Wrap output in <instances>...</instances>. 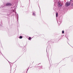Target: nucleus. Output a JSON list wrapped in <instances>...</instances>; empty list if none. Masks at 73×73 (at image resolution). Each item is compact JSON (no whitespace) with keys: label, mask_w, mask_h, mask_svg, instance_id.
<instances>
[{"label":"nucleus","mask_w":73,"mask_h":73,"mask_svg":"<svg viewBox=\"0 0 73 73\" xmlns=\"http://www.w3.org/2000/svg\"><path fill=\"white\" fill-rule=\"evenodd\" d=\"M22 38H23V36H19V38L21 39Z\"/></svg>","instance_id":"obj_10"},{"label":"nucleus","mask_w":73,"mask_h":73,"mask_svg":"<svg viewBox=\"0 0 73 73\" xmlns=\"http://www.w3.org/2000/svg\"><path fill=\"white\" fill-rule=\"evenodd\" d=\"M46 52H47V50H46Z\"/></svg>","instance_id":"obj_18"},{"label":"nucleus","mask_w":73,"mask_h":73,"mask_svg":"<svg viewBox=\"0 0 73 73\" xmlns=\"http://www.w3.org/2000/svg\"><path fill=\"white\" fill-rule=\"evenodd\" d=\"M28 39L29 40H32V38H31V37H29L28 38Z\"/></svg>","instance_id":"obj_7"},{"label":"nucleus","mask_w":73,"mask_h":73,"mask_svg":"<svg viewBox=\"0 0 73 73\" xmlns=\"http://www.w3.org/2000/svg\"><path fill=\"white\" fill-rule=\"evenodd\" d=\"M29 1H30V0H29Z\"/></svg>","instance_id":"obj_21"},{"label":"nucleus","mask_w":73,"mask_h":73,"mask_svg":"<svg viewBox=\"0 0 73 73\" xmlns=\"http://www.w3.org/2000/svg\"><path fill=\"white\" fill-rule=\"evenodd\" d=\"M10 67H11V69H12V67L10 65Z\"/></svg>","instance_id":"obj_13"},{"label":"nucleus","mask_w":73,"mask_h":73,"mask_svg":"<svg viewBox=\"0 0 73 73\" xmlns=\"http://www.w3.org/2000/svg\"><path fill=\"white\" fill-rule=\"evenodd\" d=\"M42 68V66H41L40 67V68L39 69H41V68Z\"/></svg>","instance_id":"obj_11"},{"label":"nucleus","mask_w":73,"mask_h":73,"mask_svg":"<svg viewBox=\"0 0 73 73\" xmlns=\"http://www.w3.org/2000/svg\"><path fill=\"white\" fill-rule=\"evenodd\" d=\"M70 1H72V0H70Z\"/></svg>","instance_id":"obj_16"},{"label":"nucleus","mask_w":73,"mask_h":73,"mask_svg":"<svg viewBox=\"0 0 73 73\" xmlns=\"http://www.w3.org/2000/svg\"><path fill=\"white\" fill-rule=\"evenodd\" d=\"M28 70L27 71V72Z\"/></svg>","instance_id":"obj_20"},{"label":"nucleus","mask_w":73,"mask_h":73,"mask_svg":"<svg viewBox=\"0 0 73 73\" xmlns=\"http://www.w3.org/2000/svg\"><path fill=\"white\" fill-rule=\"evenodd\" d=\"M16 18L18 20H18H19V15H18V14H17V15H16Z\"/></svg>","instance_id":"obj_6"},{"label":"nucleus","mask_w":73,"mask_h":73,"mask_svg":"<svg viewBox=\"0 0 73 73\" xmlns=\"http://www.w3.org/2000/svg\"><path fill=\"white\" fill-rule=\"evenodd\" d=\"M8 61V62H9V61Z\"/></svg>","instance_id":"obj_17"},{"label":"nucleus","mask_w":73,"mask_h":73,"mask_svg":"<svg viewBox=\"0 0 73 73\" xmlns=\"http://www.w3.org/2000/svg\"><path fill=\"white\" fill-rule=\"evenodd\" d=\"M62 19L60 18L59 19H58L57 23L58 25H60L62 23Z\"/></svg>","instance_id":"obj_2"},{"label":"nucleus","mask_w":73,"mask_h":73,"mask_svg":"<svg viewBox=\"0 0 73 73\" xmlns=\"http://www.w3.org/2000/svg\"><path fill=\"white\" fill-rule=\"evenodd\" d=\"M71 61H72V62H73V59H72V60H71Z\"/></svg>","instance_id":"obj_14"},{"label":"nucleus","mask_w":73,"mask_h":73,"mask_svg":"<svg viewBox=\"0 0 73 73\" xmlns=\"http://www.w3.org/2000/svg\"><path fill=\"white\" fill-rule=\"evenodd\" d=\"M62 33L63 34H64V31H62Z\"/></svg>","instance_id":"obj_12"},{"label":"nucleus","mask_w":73,"mask_h":73,"mask_svg":"<svg viewBox=\"0 0 73 73\" xmlns=\"http://www.w3.org/2000/svg\"><path fill=\"white\" fill-rule=\"evenodd\" d=\"M28 70V69L27 70Z\"/></svg>","instance_id":"obj_19"},{"label":"nucleus","mask_w":73,"mask_h":73,"mask_svg":"<svg viewBox=\"0 0 73 73\" xmlns=\"http://www.w3.org/2000/svg\"><path fill=\"white\" fill-rule=\"evenodd\" d=\"M36 13L35 12H32V15L33 16H36Z\"/></svg>","instance_id":"obj_5"},{"label":"nucleus","mask_w":73,"mask_h":73,"mask_svg":"<svg viewBox=\"0 0 73 73\" xmlns=\"http://www.w3.org/2000/svg\"><path fill=\"white\" fill-rule=\"evenodd\" d=\"M70 3L68 2H66V7H68L70 5Z\"/></svg>","instance_id":"obj_3"},{"label":"nucleus","mask_w":73,"mask_h":73,"mask_svg":"<svg viewBox=\"0 0 73 73\" xmlns=\"http://www.w3.org/2000/svg\"><path fill=\"white\" fill-rule=\"evenodd\" d=\"M1 54L4 57V56H3V54H2V53H1Z\"/></svg>","instance_id":"obj_15"},{"label":"nucleus","mask_w":73,"mask_h":73,"mask_svg":"<svg viewBox=\"0 0 73 73\" xmlns=\"http://www.w3.org/2000/svg\"><path fill=\"white\" fill-rule=\"evenodd\" d=\"M12 4L8 3H7L5 5L1 6V7H2L3 8H6V7H11V6H12Z\"/></svg>","instance_id":"obj_1"},{"label":"nucleus","mask_w":73,"mask_h":73,"mask_svg":"<svg viewBox=\"0 0 73 73\" xmlns=\"http://www.w3.org/2000/svg\"><path fill=\"white\" fill-rule=\"evenodd\" d=\"M56 17H58V13H57L56 14Z\"/></svg>","instance_id":"obj_8"},{"label":"nucleus","mask_w":73,"mask_h":73,"mask_svg":"<svg viewBox=\"0 0 73 73\" xmlns=\"http://www.w3.org/2000/svg\"><path fill=\"white\" fill-rule=\"evenodd\" d=\"M15 8L14 7H11V9H13V10H14V9H13V8Z\"/></svg>","instance_id":"obj_9"},{"label":"nucleus","mask_w":73,"mask_h":73,"mask_svg":"<svg viewBox=\"0 0 73 73\" xmlns=\"http://www.w3.org/2000/svg\"><path fill=\"white\" fill-rule=\"evenodd\" d=\"M61 1H60L58 2V5H59V7H62V4H61Z\"/></svg>","instance_id":"obj_4"}]
</instances>
